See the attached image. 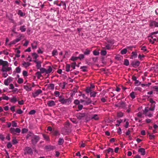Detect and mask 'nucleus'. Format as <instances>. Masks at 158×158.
Masks as SVG:
<instances>
[{
  "instance_id": "6e6d98bb",
  "label": "nucleus",
  "mask_w": 158,
  "mask_h": 158,
  "mask_svg": "<svg viewBox=\"0 0 158 158\" xmlns=\"http://www.w3.org/2000/svg\"><path fill=\"white\" fill-rule=\"evenodd\" d=\"M1 98H2V99L5 100H8L9 99V97L6 95L3 96Z\"/></svg>"
},
{
  "instance_id": "58836bf2",
  "label": "nucleus",
  "mask_w": 158,
  "mask_h": 158,
  "mask_svg": "<svg viewBox=\"0 0 158 158\" xmlns=\"http://www.w3.org/2000/svg\"><path fill=\"white\" fill-rule=\"evenodd\" d=\"M53 134L55 136H57V135H59L60 134L57 131H54L53 132Z\"/></svg>"
},
{
  "instance_id": "f3484780",
  "label": "nucleus",
  "mask_w": 158,
  "mask_h": 158,
  "mask_svg": "<svg viewBox=\"0 0 158 158\" xmlns=\"http://www.w3.org/2000/svg\"><path fill=\"white\" fill-rule=\"evenodd\" d=\"M31 64L29 62H26L25 61H23L22 64V65L26 68L29 66Z\"/></svg>"
},
{
  "instance_id": "aec40b11",
  "label": "nucleus",
  "mask_w": 158,
  "mask_h": 158,
  "mask_svg": "<svg viewBox=\"0 0 158 158\" xmlns=\"http://www.w3.org/2000/svg\"><path fill=\"white\" fill-rule=\"evenodd\" d=\"M10 82V78H8L7 79L4 80V84L6 85H8Z\"/></svg>"
},
{
  "instance_id": "864d4df0",
  "label": "nucleus",
  "mask_w": 158,
  "mask_h": 158,
  "mask_svg": "<svg viewBox=\"0 0 158 158\" xmlns=\"http://www.w3.org/2000/svg\"><path fill=\"white\" fill-rule=\"evenodd\" d=\"M149 37H151V38L153 39V40L152 42L151 43L152 44H154L155 42L156 41V38L153 39V37L152 35H150L149 36Z\"/></svg>"
},
{
  "instance_id": "603ef678",
  "label": "nucleus",
  "mask_w": 158,
  "mask_h": 158,
  "mask_svg": "<svg viewBox=\"0 0 158 158\" xmlns=\"http://www.w3.org/2000/svg\"><path fill=\"white\" fill-rule=\"evenodd\" d=\"M140 82L137 80L135 81L134 82L135 84L137 86L139 85L140 84Z\"/></svg>"
},
{
  "instance_id": "bf43d9fd",
  "label": "nucleus",
  "mask_w": 158,
  "mask_h": 158,
  "mask_svg": "<svg viewBox=\"0 0 158 158\" xmlns=\"http://www.w3.org/2000/svg\"><path fill=\"white\" fill-rule=\"evenodd\" d=\"M27 131L28 130L27 129L24 128L22 129V132L23 134L26 133V132H27Z\"/></svg>"
},
{
  "instance_id": "ddd939ff",
  "label": "nucleus",
  "mask_w": 158,
  "mask_h": 158,
  "mask_svg": "<svg viewBox=\"0 0 158 158\" xmlns=\"http://www.w3.org/2000/svg\"><path fill=\"white\" fill-rule=\"evenodd\" d=\"M47 105L51 107L55 106L56 103L53 100H50L48 101Z\"/></svg>"
},
{
  "instance_id": "09e8293b",
  "label": "nucleus",
  "mask_w": 158,
  "mask_h": 158,
  "mask_svg": "<svg viewBox=\"0 0 158 158\" xmlns=\"http://www.w3.org/2000/svg\"><path fill=\"white\" fill-rule=\"evenodd\" d=\"M106 151L107 152V153H109L110 152L113 153L114 152L113 149L110 148H109L108 149L106 150Z\"/></svg>"
},
{
  "instance_id": "c85d7f7f",
  "label": "nucleus",
  "mask_w": 158,
  "mask_h": 158,
  "mask_svg": "<svg viewBox=\"0 0 158 158\" xmlns=\"http://www.w3.org/2000/svg\"><path fill=\"white\" fill-rule=\"evenodd\" d=\"M131 97L133 99L135 97V94L134 92H132L130 94Z\"/></svg>"
},
{
  "instance_id": "4be33fe9",
  "label": "nucleus",
  "mask_w": 158,
  "mask_h": 158,
  "mask_svg": "<svg viewBox=\"0 0 158 158\" xmlns=\"http://www.w3.org/2000/svg\"><path fill=\"white\" fill-rule=\"evenodd\" d=\"M143 114L146 116H148L149 117H151L153 116L152 114L149 112H146L145 113H144V111L143 110Z\"/></svg>"
},
{
  "instance_id": "4468645a",
  "label": "nucleus",
  "mask_w": 158,
  "mask_h": 158,
  "mask_svg": "<svg viewBox=\"0 0 158 158\" xmlns=\"http://www.w3.org/2000/svg\"><path fill=\"white\" fill-rule=\"evenodd\" d=\"M11 70V68L10 67H8L6 66L5 67L2 68L1 71L3 72H7Z\"/></svg>"
},
{
  "instance_id": "1a4fd4ad",
  "label": "nucleus",
  "mask_w": 158,
  "mask_h": 158,
  "mask_svg": "<svg viewBox=\"0 0 158 158\" xmlns=\"http://www.w3.org/2000/svg\"><path fill=\"white\" fill-rule=\"evenodd\" d=\"M42 92V91L40 89H39L36 90L35 92L32 93V95L34 98H35L39 94H41Z\"/></svg>"
},
{
  "instance_id": "5701e85b",
  "label": "nucleus",
  "mask_w": 158,
  "mask_h": 158,
  "mask_svg": "<svg viewBox=\"0 0 158 158\" xmlns=\"http://www.w3.org/2000/svg\"><path fill=\"white\" fill-rule=\"evenodd\" d=\"M17 14L19 15L21 17H22L25 15V14L22 12L21 10H19Z\"/></svg>"
},
{
  "instance_id": "f8f14e48",
  "label": "nucleus",
  "mask_w": 158,
  "mask_h": 158,
  "mask_svg": "<svg viewBox=\"0 0 158 158\" xmlns=\"http://www.w3.org/2000/svg\"><path fill=\"white\" fill-rule=\"evenodd\" d=\"M55 148V147L51 145H46L44 147V148L48 151L54 150Z\"/></svg>"
},
{
  "instance_id": "8fccbe9b",
  "label": "nucleus",
  "mask_w": 158,
  "mask_h": 158,
  "mask_svg": "<svg viewBox=\"0 0 158 158\" xmlns=\"http://www.w3.org/2000/svg\"><path fill=\"white\" fill-rule=\"evenodd\" d=\"M40 73H43L44 72L46 73V69L44 68H41L40 69Z\"/></svg>"
},
{
  "instance_id": "6ab92c4d",
  "label": "nucleus",
  "mask_w": 158,
  "mask_h": 158,
  "mask_svg": "<svg viewBox=\"0 0 158 158\" xmlns=\"http://www.w3.org/2000/svg\"><path fill=\"white\" fill-rule=\"evenodd\" d=\"M90 51L88 49H86L83 52L84 54L85 55H88L90 54Z\"/></svg>"
},
{
  "instance_id": "69168bd1",
  "label": "nucleus",
  "mask_w": 158,
  "mask_h": 158,
  "mask_svg": "<svg viewBox=\"0 0 158 158\" xmlns=\"http://www.w3.org/2000/svg\"><path fill=\"white\" fill-rule=\"evenodd\" d=\"M86 102L87 103V104H89L91 103V100L90 99L88 98L86 100Z\"/></svg>"
},
{
  "instance_id": "c9c22d12",
  "label": "nucleus",
  "mask_w": 158,
  "mask_h": 158,
  "mask_svg": "<svg viewBox=\"0 0 158 158\" xmlns=\"http://www.w3.org/2000/svg\"><path fill=\"white\" fill-rule=\"evenodd\" d=\"M58 53L57 51L56 50H53L52 52V55L53 56H54L55 55H57Z\"/></svg>"
},
{
  "instance_id": "2eb2a0df",
  "label": "nucleus",
  "mask_w": 158,
  "mask_h": 158,
  "mask_svg": "<svg viewBox=\"0 0 158 158\" xmlns=\"http://www.w3.org/2000/svg\"><path fill=\"white\" fill-rule=\"evenodd\" d=\"M138 152L140 153L142 155H144L145 154V150L143 148H140L138 150Z\"/></svg>"
},
{
  "instance_id": "dca6fc26",
  "label": "nucleus",
  "mask_w": 158,
  "mask_h": 158,
  "mask_svg": "<svg viewBox=\"0 0 158 158\" xmlns=\"http://www.w3.org/2000/svg\"><path fill=\"white\" fill-rule=\"evenodd\" d=\"M56 4L58 6H61V5H62L64 6V10L66 9V4L64 2H63L62 1H61L60 4H58L57 3H56Z\"/></svg>"
},
{
  "instance_id": "052dcab7",
  "label": "nucleus",
  "mask_w": 158,
  "mask_h": 158,
  "mask_svg": "<svg viewBox=\"0 0 158 158\" xmlns=\"http://www.w3.org/2000/svg\"><path fill=\"white\" fill-rule=\"evenodd\" d=\"M78 59V57H74L72 56L71 59V60L73 61H75Z\"/></svg>"
},
{
  "instance_id": "0eeeda50",
  "label": "nucleus",
  "mask_w": 158,
  "mask_h": 158,
  "mask_svg": "<svg viewBox=\"0 0 158 158\" xmlns=\"http://www.w3.org/2000/svg\"><path fill=\"white\" fill-rule=\"evenodd\" d=\"M25 154L27 153L29 154H31L33 153L32 149L29 147H27L25 148Z\"/></svg>"
},
{
  "instance_id": "774afa93",
  "label": "nucleus",
  "mask_w": 158,
  "mask_h": 158,
  "mask_svg": "<svg viewBox=\"0 0 158 158\" xmlns=\"http://www.w3.org/2000/svg\"><path fill=\"white\" fill-rule=\"evenodd\" d=\"M131 131L130 129H128L127 131L126 132V134L127 135H129L131 133Z\"/></svg>"
},
{
  "instance_id": "f257e3e1",
  "label": "nucleus",
  "mask_w": 158,
  "mask_h": 158,
  "mask_svg": "<svg viewBox=\"0 0 158 158\" xmlns=\"http://www.w3.org/2000/svg\"><path fill=\"white\" fill-rule=\"evenodd\" d=\"M40 137L38 136L33 134L31 138V142L32 144L35 145L39 141Z\"/></svg>"
},
{
  "instance_id": "c03bdc74",
  "label": "nucleus",
  "mask_w": 158,
  "mask_h": 158,
  "mask_svg": "<svg viewBox=\"0 0 158 158\" xmlns=\"http://www.w3.org/2000/svg\"><path fill=\"white\" fill-rule=\"evenodd\" d=\"M76 65V63L74 62L71 64V67L73 68V69H75Z\"/></svg>"
},
{
  "instance_id": "a18cd8bd",
  "label": "nucleus",
  "mask_w": 158,
  "mask_h": 158,
  "mask_svg": "<svg viewBox=\"0 0 158 158\" xmlns=\"http://www.w3.org/2000/svg\"><path fill=\"white\" fill-rule=\"evenodd\" d=\"M32 56L35 59V60L38 57V55L35 52L33 53L32 54Z\"/></svg>"
},
{
  "instance_id": "79ce46f5",
  "label": "nucleus",
  "mask_w": 158,
  "mask_h": 158,
  "mask_svg": "<svg viewBox=\"0 0 158 158\" xmlns=\"http://www.w3.org/2000/svg\"><path fill=\"white\" fill-rule=\"evenodd\" d=\"M124 64L128 66L129 64V61L127 59H125L124 60Z\"/></svg>"
},
{
  "instance_id": "9b49d317",
  "label": "nucleus",
  "mask_w": 158,
  "mask_h": 158,
  "mask_svg": "<svg viewBox=\"0 0 158 158\" xmlns=\"http://www.w3.org/2000/svg\"><path fill=\"white\" fill-rule=\"evenodd\" d=\"M86 116V114L85 113H78L77 114V117L78 119H81L84 117Z\"/></svg>"
},
{
  "instance_id": "de8ad7c7",
  "label": "nucleus",
  "mask_w": 158,
  "mask_h": 158,
  "mask_svg": "<svg viewBox=\"0 0 158 158\" xmlns=\"http://www.w3.org/2000/svg\"><path fill=\"white\" fill-rule=\"evenodd\" d=\"M78 59H79L80 60H81L82 59H83L84 58V54H80L79 55V56H78Z\"/></svg>"
},
{
  "instance_id": "473e14b6",
  "label": "nucleus",
  "mask_w": 158,
  "mask_h": 158,
  "mask_svg": "<svg viewBox=\"0 0 158 158\" xmlns=\"http://www.w3.org/2000/svg\"><path fill=\"white\" fill-rule=\"evenodd\" d=\"M70 65L69 64H67L66 66V71L67 72H69L70 70L72 71V70H70Z\"/></svg>"
},
{
  "instance_id": "f704fd0d",
  "label": "nucleus",
  "mask_w": 158,
  "mask_h": 158,
  "mask_svg": "<svg viewBox=\"0 0 158 158\" xmlns=\"http://www.w3.org/2000/svg\"><path fill=\"white\" fill-rule=\"evenodd\" d=\"M81 69H82V71L83 72H85L87 71V70L86 69L87 68V67L86 66H81L80 68Z\"/></svg>"
},
{
  "instance_id": "6e6552de",
  "label": "nucleus",
  "mask_w": 158,
  "mask_h": 158,
  "mask_svg": "<svg viewBox=\"0 0 158 158\" xmlns=\"http://www.w3.org/2000/svg\"><path fill=\"white\" fill-rule=\"evenodd\" d=\"M155 109V106L153 105L152 107H146L144 110V113H145L146 112H148L149 111H154Z\"/></svg>"
},
{
  "instance_id": "423d86ee",
  "label": "nucleus",
  "mask_w": 158,
  "mask_h": 158,
  "mask_svg": "<svg viewBox=\"0 0 158 158\" xmlns=\"http://www.w3.org/2000/svg\"><path fill=\"white\" fill-rule=\"evenodd\" d=\"M33 61L36 64V67L38 69H39L41 68V62L40 61H38L37 60H33Z\"/></svg>"
},
{
  "instance_id": "2f4dec72",
  "label": "nucleus",
  "mask_w": 158,
  "mask_h": 158,
  "mask_svg": "<svg viewBox=\"0 0 158 158\" xmlns=\"http://www.w3.org/2000/svg\"><path fill=\"white\" fill-rule=\"evenodd\" d=\"M137 56V54L136 52H132L131 53L132 57H134V58H136Z\"/></svg>"
},
{
  "instance_id": "13d9d810",
  "label": "nucleus",
  "mask_w": 158,
  "mask_h": 158,
  "mask_svg": "<svg viewBox=\"0 0 158 158\" xmlns=\"http://www.w3.org/2000/svg\"><path fill=\"white\" fill-rule=\"evenodd\" d=\"M12 126L13 127H16L17 126V123H15L14 121H12Z\"/></svg>"
},
{
  "instance_id": "338daca9",
  "label": "nucleus",
  "mask_w": 158,
  "mask_h": 158,
  "mask_svg": "<svg viewBox=\"0 0 158 158\" xmlns=\"http://www.w3.org/2000/svg\"><path fill=\"white\" fill-rule=\"evenodd\" d=\"M54 94L56 97H59L60 96V93L59 91H56L54 92Z\"/></svg>"
},
{
  "instance_id": "3c124183",
  "label": "nucleus",
  "mask_w": 158,
  "mask_h": 158,
  "mask_svg": "<svg viewBox=\"0 0 158 158\" xmlns=\"http://www.w3.org/2000/svg\"><path fill=\"white\" fill-rule=\"evenodd\" d=\"M23 80L21 78H19L17 81V82L19 84H22L23 83Z\"/></svg>"
},
{
  "instance_id": "a878e982",
  "label": "nucleus",
  "mask_w": 158,
  "mask_h": 158,
  "mask_svg": "<svg viewBox=\"0 0 158 158\" xmlns=\"http://www.w3.org/2000/svg\"><path fill=\"white\" fill-rule=\"evenodd\" d=\"M98 116L97 114H94L91 117V119H93L96 120H98Z\"/></svg>"
},
{
  "instance_id": "a19ab883",
  "label": "nucleus",
  "mask_w": 158,
  "mask_h": 158,
  "mask_svg": "<svg viewBox=\"0 0 158 158\" xmlns=\"http://www.w3.org/2000/svg\"><path fill=\"white\" fill-rule=\"evenodd\" d=\"M127 49L126 48H124L121 50V52L122 54H125L127 52Z\"/></svg>"
},
{
  "instance_id": "72a5a7b5",
  "label": "nucleus",
  "mask_w": 158,
  "mask_h": 158,
  "mask_svg": "<svg viewBox=\"0 0 158 158\" xmlns=\"http://www.w3.org/2000/svg\"><path fill=\"white\" fill-rule=\"evenodd\" d=\"M32 48L33 49H36L37 48V43L34 42L31 44Z\"/></svg>"
},
{
  "instance_id": "393cba45",
  "label": "nucleus",
  "mask_w": 158,
  "mask_h": 158,
  "mask_svg": "<svg viewBox=\"0 0 158 158\" xmlns=\"http://www.w3.org/2000/svg\"><path fill=\"white\" fill-rule=\"evenodd\" d=\"M43 136L44 138V139L48 141H50L49 137L48 135L43 134Z\"/></svg>"
},
{
  "instance_id": "9d476101",
  "label": "nucleus",
  "mask_w": 158,
  "mask_h": 158,
  "mask_svg": "<svg viewBox=\"0 0 158 158\" xmlns=\"http://www.w3.org/2000/svg\"><path fill=\"white\" fill-rule=\"evenodd\" d=\"M116 106L122 108H125L126 106L125 103L122 101H121L120 102L118 103V104L116 105Z\"/></svg>"
},
{
  "instance_id": "0e129e2a",
  "label": "nucleus",
  "mask_w": 158,
  "mask_h": 158,
  "mask_svg": "<svg viewBox=\"0 0 158 158\" xmlns=\"http://www.w3.org/2000/svg\"><path fill=\"white\" fill-rule=\"evenodd\" d=\"M33 134L32 133H30L29 134H28L27 136V139H28L30 137H31V138L32 136H33Z\"/></svg>"
},
{
  "instance_id": "49530a36",
  "label": "nucleus",
  "mask_w": 158,
  "mask_h": 158,
  "mask_svg": "<svg viewBox=\"0 0 158 158\" xmlns=\"http://www.w3.org/2000/svg\"><path fill=\"white\" fill-rule=\"evenodd\" d=\"M16 72L17 73H20L21 72V68L19 67H17L15 69Z\"/></svg>"
},
{
  "instance_id": "20e7f679",
  "label": "nucleus",
  "mask_w": 158,
  "mask_h": 158,
  "mask_svg": "<svg viewBox=\"0 0 158 158\" xmlns=\"http://www.w3.org/2000/svg\"><path fill=\"white\" fill-rule=\"evenodd\" d=\"M140 64V62L138 60L132 61L131 62V65L135 68L139 66Z\"/></svg>"
},
{
  "instance_id": "ea45409f",
  "label": "nucleus",
  "mask_w": 158,
  "mask_h": 158,
  "mask_svg": "<svg viewBox=\"0 0 158 158\" xmlns=\"http://www.w3.org/2000/svg\"><path fill=\"white\" fill-rule=\"evenodd\" d=\"M117 117L119 118H121L123 116V113L119 112L117 113Z\"/></svg>"
},
{
  "instance_id": "cd10ccee",
  "label": "nucleus",
  "mask_w": 158,
  "mask_h": 158,
  "mask_svg": "<svg viewBox=\"0 0 158 158\" xmlns=\"http://www.w3.org/2000/svg\"><path fill=\"white\" fill-rule=\"evenodd\" d=\"M35 75L37 76L38 79H40V77L42 76L41 73L39 71L35 73Z\"/></svg>"
},
{
  "instance_id": "7c9ffc66",
  "label": "nucleus",
  "mask_w": 158,
  "mask_h": 158,
  "mask_svg": "<svg viewBox=\"0 0 158 158\" xmlns=\"http://www.w3.org/2000/svg\"><path fill=\"white\" fill-rule=\"evenodd\" d=\"M20 30L22 32L25 31L26 30V29L25 28V26L24 25L21 26L20 27Z\"/></svg>"
},
{
  "instance_id": "37998d69",
  "label": "nucleus",
  "mask_w": 158,
  "mask_h": 158,
  "mask_svg": "<svg viewBox=\"0 0 158 158\" xmlns=\"http://www.w3.org/2000/svg\"><path fill=\"white\" fill-rule=\"evenodd\" d=\"M122 120L121 119H120L119 120H117L116 121V122L118 123L116 124H115V126L116 127H118L119 126L120 123L122 122Z\"/></svg>"
},
{
  "instance_id": "4c0bfd02",
  "label": "nucleus",
  "mask_w": 158,
  "mask_h": 158,
  "mask_svg": "<svg viewBox=\"0 0 158 158\" xmlns=\"http://www.w3.org/2000/svg\"><path fill=\"white\" fill-rule=\"evenodd\" d=\"M10 132L12 134H15V129L14 128H11L10 129Z\"/></svg>"
},
{
  "instance_id": "bb28decb",
  "label": "nucleus",
  "mask_w": 158,
  "mask_h": 158,
  "mask_svg": "<svg viewBox=\"0 0 158 158\" xmlns=\"http://www.w3.org/2000/svg\"><path fill=\"white\" fill-rule=\"evenodd\" d=\"M24 88L27 91H30L31 90V87H29L27 85L24 86Z\"/></svg>"
},
{
  "instance_id": "680f3d73",
  "label": "nucleus",
  "mask_w": 158,
  "mask_h": 158,
  "mask_svg": "<svg viewBox=\"0 0 158 158\" xmlns=\"http://www.w3.org/2000/svg\"><path fill=\"white\" fill-rule=\"evenodd\" d=\"M35 110H31L29 113L30 114H33L35 113Z\"/></svg>"
},
{
  "instance_id": "7ed1b4c3",
  "label": "nucleus",
  "mask_w": 158,
  "mask_h": 158,
  "mask_svg": "<svg viewBox=\"0 0 158 158\" xmlns=\"http://www.w3.org/2000/svg\"><path fill=\"white\" fill-rule=\"evenodd\" d=\"M60 103L63 104H66L67 105H69L72 102V99L70 98H69L67 99L64 98L63 100H61Z\"/></svg>"
},
{
  "instance_id": "5fc2aeb1",
  "label": "nucleus",
  "mask_w": 158,
  "mask_h": 158,
  "mask_svg": "<svg viewBox=\"0 0 158 158\" xmlns=\"http://www.w3.org/2000/svg\"><path fill=\"white\" fill-rule=\"evenodd\" d=\"M106 54V52L104 50H102L101 51V55L105 56Z\"/></svg>"
},
{
  "instance_id": "e433bc0d",
  "label": "nucleus",
  "mask_w": 158,
  "mask_h": 158,
  "mask_svg": "<svg viewBox=\"0 0 158 158\" xmlns=\"http://www.w3.org/2000/svg\"><path fill=\"white\" fill-rule=\"evenodd\" d=\"M97 93L95 91L91 92L90 93V96L91 97H95Z\"/></svg>"
},
{
  "instance_id": "f03ea898",
  "label": "nucleus",
  "mask_w": 158,
  "mask_h": 158,
  "mask_svg": "<svg viewBox=\"0 0 158 158\" xmlns=\"http://www.w3.org/2000/svg\"><path fill=\"white\" fill-rule=\"evenodd\" d=\"M149 26L151 28L158 27V22L154 20H150L149 21Z\"/></svg>"
},
{
  "instance_id": "b1692460",
  "label": "nucleus",
  "mask_w": 158,
  "mask_h": 158,
  "mask_svg": "<svg viewBox=\"0 0 158 158\" xmlns=\"http://www.w3.org/2000/svg\"><path fill=\"white\" fill-rule=\"evenodd\" d=\"M52 70V69L51 67L50 66L48 67V69H46V74H48L50 73Z\"/></svg>"
},
{
  "instance_id": "c756f323",
  "label": "nucleus",
  "mask_w": 158,
  "mask_h": 158,
  "mask_svg": "<svg viewBox=\"0 0 158 158\" xmlns=\"http://www.w3.org/2000/svg\"><path fill=\"white\" fill-rule=\"evenodd\" d=\"M10 101L11 102H14L15 103L17 101V99L14 96H13V98H10Z\"/></svg>"
},
{
  "instance_id": "412c9836",
  "label": "nucleus",
  "mask_w": 158,
  "mask_h": 158,
  "mask_svg": "<svg viewBox=\"0 0 158 158\" xmlns=\"http://www.w3.org/2000/svg\"><path fill=\"white\" fill-rule=\"evenodd\" d=\"M48 88L50 89L53 90L54 88V85L53 84H49L48 86Z\"/></svg>"
},
{
  "instance_id": "a211bd4d",
  "label": "nucleus",
  "mask_w": 158,
  "mask_h": 158,
  "mask_svg": "<svg viewBox=\"0 0 158 158\" xmlns=\"http://www.w3.org/2000/svg\"><path fill=\"white\" fill-rule=\"evenodd\" d=\"M64 140L63 139L61 138H60L58 141V144L59 145H62L64 143Z\"/></svg>"
},
{
  "instance_id": "39448f33",
  "label": "nucleus",
  "mask_w": 158,
  "mask_h": 158,
  "mask_svg": "<svg viewBox=\"0 0 158 158\" xmlns=\"http://www.w3.org/2000/svg\"><path fill=\"white\" fill-rule=\"evenodd\" d=\"M0 65H2V68L8 66V62L6 61H4L2 59H0Z\"/></svg>"
},
{
  "instance_id": "e2e57ef3",
  "label": "nucleus",
  "mask_w": 158,
  "mask_h": 158,
  "mask_svg": "<svg viewBox=\"0 0 158 158\" xmlns=\"http://www.w3.org/2000/svg\"><path fill=\"white\" fill-rule=\"evenodd\" d=\"M74 103L76 105H78L79 104L80 101H79V100L77 99H76L74 100Z\"/></svg>"
},
{
  "instance_id": "4d7b16f0",
  "label": "nucleus",
  "mask_w": 158,
  "mask_h": 158,
  "mask_svg": "<svg viewBox=\"0 0 158 158\" xmlns=\"http://www.w3.org/2000/svg\"><path fill=\"white\" fill-rule=\"evenodd\" d=\"M93 53L94 55L95 56H97L99 54V52L96 50L93 51Z\"/></svg>"
}]
</instances>
